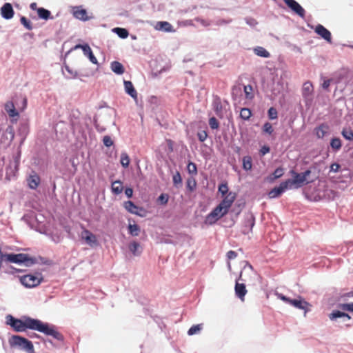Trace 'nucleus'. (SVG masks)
<instances>
[{
	"mask_svg": "<svg viewBox=\"0 0 353 353\" xmlns=\"http://www.w3.org/2000/svg\"><path fill=\"white\" fill-rule=\"evenodd\" d=\"M6 324L16 332H23L27 330H31L52 336L60 342H63L65 339L64 336L57 330L56 325L28 315H23L20 318H17L12 314H7L6 316Z\"/></svg>",
	"mask_w": 353,
	"mask_h": 353,
	"instance_id": "1",
	"label": "nucleus"
},
{
	"mask_svg": "<svg viewBox=\"0 0 353 353\" xmlns=\"http://www.w3.org/2000/svg\"><path fill=\"white\" fill-rule=\"evenodd\" d=\"M9 344L11 347H16L27 353H35L32 342L24 336L12 335L9 339Z\"/></svg>",
	"mask_w": 353,
	"mask_h": 353,
	"instance_id": "2",
	"label": "nucleus"
},
{
	"mask_svg": "<svg viewBox=\"0 0 353 353\" xmlns=\"http://www.w3.org/2000/svg\"><path fill=\"white\" fill-rule=\"evenodd\" d=\"M43 279L42 273L39 271L19 276L20 283L26 288L37 287L43 281Z\"/></svg>",
	"mask_w": 353,
	"mask_h": 353,
	"instance_id": "3",
	"label": "nucleus"
},
{
	"mask_svg": "<svg viewBox=\"0 0 353 353\" xmlns=\"http://www.w3.org/2000/svg\"><path fill=\"white\" fill-rule=\"evenodd\" d=\"M228 212L229 211L226 210L225 206L219 203L208 214L206 215L205 223L210 225H214L221 218L226 215Z\"/></svg>",
	"mask_w": 353,
	"mask_h": 353,
	"instance_id": "4",
	"label": "nucleus"
},
{
	"mask_svg": "<svg viewBox=\"0 0 353 353\" xmlns=\"http://www.w3.org/2000/svg\"><path fill=\"white\" fill-rule=\"evenodd\" d=\"M26 254L25 253H8L5 252L2 250V248L0 245V262L4 259L8 262L23 265L24 263V261L26 260Z\"/></svg>",
	"mask_w": 353,
	"mask_h": 353,
	"instance_id": "5",
	"label": "nucleus"
},
{
	"mask_svg": "<svg viewBox=\"0 0 353 353\" xmlns=\"http://www.w3.org/2000/svg\"><path fill=\"white\" fill-rule=\"evenodd\" d=\"M314 88L311 81H306L303 83L302 88V97L305 105L307 108H310L314 100Z\"/></svg>",
	"mask_w": 353,
	"mask_h": 353,
	"instance_id": "6",
	"label": "nucleus"
},
{
	"mask_svg": "<svg viewBox=\"0 0 353 353\" xmlns=\"http://www.w3.org/2000/svg\"><path fill=\"white\" fill-rule=\"evenodd\" d=\"M292 12L300 18H305L306 11L303 6L296 0H283Z\"/></svg>",
	"mask_w": 353,
	"mask_h": 353,
	"instance_id": "7",
	"label": "nucleus"
},
{
	"mask_svg": "<svg viewBox=\"0 0 353 353\" xmlns=\"http://www.w3.org/2000/svg\"><path fill=\"white\" fill-rule=\"evenodd\" d=\"M289 305L303 310L305 316L310 310L309 307H311V304L305 301L301 296H298L296 299H291Z\"/></svg>",
	"mask_w": 353,
	"mask_h": 353,
	"instance_id": "8",
	"label": "nucleus"
},
{
	"mask_svg": "<svg viewBox=\"0 0 353 353\" xmlns=\"http://www.w3.org/2000/svg\"><path fill=\"white\" fill-rule=\"evenodd\" d=\"M239 280L242 279V270L240 272L239 277L235 281L234 285V292L235 295L237 298H239L241 301H243L245 299V296L247 294L246 286L244 283H240L239 282Z\"/></svg>",
	"mask_w": 353,
	"mask_h": 353,
	"instance_id": "9",
	"label": "nucleus"
},
{
	"mask_svg": "<svg viewBox=\"0 0 353 353\" xmlns=\"http://www.w3.org/2000/svg\"><path fill=\"white\" fill-rule=\"evenodd\" d=\"M313 29L314 32L321 37V39L326 41L328 43L331 44L332 43V37L330 31L323 25L319 23Z\"/></svg>",
	"mask_w": 353,
	"mask_h": 353,
	"instance_id": "10",
	"label": "nucleus"
},
{
	"mask_svg": "<svg viewBox=\"0 0 353 353\" xmlns=\"http://www.w3.org/2000/svg\"><path fill=\"white\" fill-rule=\"evenodd\" d=\"M290 174L292 176V180L293 183L295 185V189H299L303 187L304 185H307L313 182V180L310 181H305L301 173L296 172L294 170L292 169L290 170Z\"/></svg>",
	"mask_w": 353,
	"mask_h": 353,
	"instance_id": "11",
	"label": "nucleus"
},
{
	"mask_svg": "<svg viewBox=\"0 0 353 353\" xmlns=\"http://www.w3.org/2000/svg\"><path fill=\"white\" fill-rule=\"evenodd\" d=\"M81 237L91 247L99 245V241L96 236L89 230L84 228L81 232Z\"/></svg>",
	"mask_w": 353,
	"mask_h": 353,
	"instance_id": "12",
	"label": "nucleus"
},
{
	"mask_svg": "<svg viewBox=\"0 0 353 353\" xmlns=\"http://www.w3.org/2000/svg\"><path fill=\"white\" fill-rule=\"evenodd\" d=\"M254 225V215L252 213L248 214L244 218L242 233L244 234H248L249 232L252 231Z\"/></svg>",
	"mask_w": 353,
	"mask_h": 353,
	"instance_id": "13",
	"label": "nucleus"
},
{
	"mask_svg": "<svg viewBox=\"0 0 353 353\" xmlns=\"http://www.w3.org/2000/svg\"><path fill=\"white\" fill-rule=\"evenodd\" d=\"M0 13L3 19L6 20L11 19L14 14L12 5L10 3H5L1 8Z\"/></svg>",
	"mask_w": 353,
	"mask_h": 353,
	"instance_id": "14",
	"label": "nucleus"
},
{
	"mask_svg": "<svg viewBox=\"0 0 353 353\" xmlns=\"http://www.w3.org/2000/svg\"><path fill=\"white\" fill-rule=\"evenodd\" d=\"M123 206L130 214L142 216L139 210H143V208L137 205L133 201L130 200L124 201Z\"/></svg>",
	"mask_w": 353,
	"mask_h": 353,
	"instance_id": "15",
	"label": "nucleus"
},
{
	"mask_svg": "<svg viewBox=\"0 0 353 353\" xmlns=\"http://www.w3.org/2000/svg\"><path fill=\"white\" fill-rule=\"evenodd\" d=\"M73 15L76 19L82 21H87L90 19V17L88 16L87 10L81 6H75L73 8Z\"/></svg>",
	"mask_w": 353,
	"mask_h": 353,
	"instance_id": "16",
	"label": "nucleus"
},
{
	"mask_svg": "<svg viewBox=\"0 0 353 353\" xmlns=\"http://www.w3.org/2000/svg\"><path fill=\"white\" fill-rule=\"evenodd\" d=\"M154 28L159 31H161L163 32H174L175 30L174 29L172 25L168 21H158L154 26Z\"/></svg>",
	"mask_w": 353,
	"mask_h": 353,
	"instance_id": "17",
	"label": "nucleus"
},
{
	"mask_svg": "<svg viewBox=\"0 0 353 353\" xmlns=\"http://www.w3.org/2000/svg\"><path fill=\"white\" fill-rule=\"evenodd\" d=\"M223 199L221 201V203L225 206L226 210L229 211L232 203L236 199V194L234 192H230L228 194L223 196Z\"/></svg>",
	"mask_w": 353,
	"mask_h": 353,
	"instance_id": "18",
	"label": "nucleus"
},
{
	"mask_svg": "<svg viewBox=\"0 0 353 353\" xmlns=\"http://www.w3.org/2000/svg\"><path fill=\"white\" fill-rule=\"evenodd\" d=\"M27 178L28 185L31 190H36L41 181L39 176L34 172Z\"/></svg>",
	"mask_w": 353,
	"mask_h": 353,
	"instance_id": "19",
	"label": "nucleus"
},
{
	"mask_svg": "<svg viewBox=\"0 0 353 353\" xmlns=\"http://www.w3.org/2000/svg\"><path fill=\"white\" fill-rule=\"evenodd\" d=\"M123 85L126 94L130 96L133 99L137 100L138 94L132 83L130 81L124 80Z\"/></svg>",
	"mask_w": 353,
	"mask_h": 353,
	"instance_id": "20",
	"label": "nucleus"
},
{
	"mask_svg": "<svg viewBox=\"0 0 353 353\" xmlns=\"http://www.w3.org/2000/svg\"><path fill=\"white\" fill-rule=\"evenodd\" d=\"M10 263V262H8L3 259L0 262V272L14 275V270H15V268L11 265Z\"/></svg>",
	"mask_w": 353,
	"mask_h": 353,
	"instance_id": "21",
	"label": "nucleus"
},
{
	"mask_svg": "<svg viewBox=\"0 0 353 353\" xmlns=\"http://www.w3.org/2000/svg\"><path fill=\"white\" fill-rule=\"evenodd\" d=\"M83 53L92 63L99 65L98 61L88 43H85Z\"/></svg>",
	"mask_w": 353,
	"mask_h": 353,
	"instance_id": "22",
	"label": "nucleus"
},
{
	"mask_svg": "<svg viewBox=\"0 0 353 353\" xmlns=\"http://www.w3.org/2000/svg\"><path fill=\"white\" fill-rule=\"evenodd\" d=\"M37 15L40 19L48 21L49 19H54V17L52 15L51 12L43 7L39 8L37 10Z\"/></svg>",
	"mask_w": 353,
	"mask_h": 353,
	"instance_id": "23",
	"label": "nucleus"
},
{
	"mask_svg": "<svg viewBox=\"0 0 353 353\" xmlns=\"http://www.w3.org/2000/svg\"><path fill=\"white\" fill-rule=\"evenodd\" d=\"M110 68L112 71L117 75H121L125 72L123 65L117 61H113L111 62Z\"/></svg>",
	"mask_w": 353,
	"mask_h": 353,
	"instance_id": "24",
	"label": "nucleus"
},
{
	"mask_svg": "<svg viewBox=\"0 0 353 353\" xmlns=\"http://www.w3.org/2000/svg\"><path fill=\"white\" fill-rule=\"evenodd\" d=\"M344 311L339 310H334L328 314L330 320L332 322H336L339 319H341L343 322Z\"/></svg>",
	"mask_w": 353,
	"mask_h": 353,
	"instance_id": "25",
	"label": "nucleus"
},
{
	"mask_svg": "<svg viewBox=\"0 0 353 353\" xmlns=\"http://www.w3.org/2000/svg\"><path fill=\"white\" fill-rule=\"evenodd\" d=\"M285 190L279 184L278 186L274 187L268 194V197L270 199H276L279 198Z\"/></svg>",
	"mask_w": 353,
	"mask_h": 353,
	"instance_id": "26",
	"label": "nucleus"
},
{
	"mask_svg": "<svg viewBox=\"0 0 353 353\" xmlns=\"http://www.w3.org/2000/svg\"><path fill=\"white\" fill-rule=\"evenodd\" d=\"M65 69L68 72V75H65L66 79H77L80 77H88V75H84L82 74H79L77 71L73 70L68 65H65Z\"/></svg>",
	"mask_w": 353,
	"mask_h": 353,
	"instance_id": "27",
	"label": "nucleus"
},
{
	"mask_svg": "<svg viewBox=\"0 0 353 353\" xmlns=\"http://www.w3.org/2000/svg\"><path fill=\"white\" fill-rule=\"evenodd\" d=\"M111 189H112V192L114 195L120 194L123 190L121 181L116 180L115 181L112 182Z\"/></svg>",
	"mask_w": 353,
	"mask_h": 353,
	"instance_id": "28",
	"label": "nucleus"
},
{
	"mask_svg": "<svg viewBox=\"0 0 353 353\" xmlns=\"http://www.w3.org/2000/svg\"><path fill=\"white\" fill-rule=\"evenodd\" d=\"M252 168V159L250 156H244L242 159V168L245 171H250Z\"/></svg>",
	"mask_w": 353,
	"mask_h": 353,
	"instance_id": "29",
	"label": "nucleus"
},
{
	"mask_svg": "<svg viewBox=\"0 0 353 353\" xmlns=\"http://www.w3.org/2000/svg\"><path fill=\"white\" fill-rule=\"evenodd\" d=\"M328 128L327 125L325 123H322L318 127L315 128L316 134L317 138L323 139L326 134L327 133V129Z\"/></svg>",
	"mask_w": 353,
	"mask_h": 353,
	"instance_id": "30",
	"label": "nucleus"
},
{
	"mask_svg": "<svg viewBox=\"0 0 353 353\" xmlns=\"http://www.w3.org/2000/svg\"><path fill=\"white\" fill-rule=\"evenodd\" d=\"M112 31L117 34V36L121 39H126L129 35V32L126 28H121V27H116L114 28Z\"/></svg>",
	"mask_w": 353,
	"mask_h": 353,
	"instance_id": "31",
	"label": "nucleus"
},
{
	"mask_svg": "<svg viewBox=\"0 0 353 353\" xmlns=\"http://www.w3.org/2000/svg\"><path fill=\"white\" fill-rule=\"evenodd\" d=\"M254 52L256 55L263 57V58H269L270 57V53L263 47L257 46L254 48Z\"/></svg>",
	"mask_w": 353,
	"mask_h": 353,
	"instance_id": "32",
	"label": "nucleus"
},
{
	"mask_svg": "<svg viewBox=\"0 0 353 353\" xmlns=\"http://www.w3.org/2000/svg\"><path fill=\"white\" fill-rule=\"evenodd\" d=\"M2 137H6V139L9 140V143H11L14 138V130L13 127L12 125H8Z\"/></svg>",
	"mask_w": 353,
	"mask_h": 353,
	"instance_id": "33",
	"label": "nucleus"
},
{
	"mask_svg": "<svg viewBox=\"0 0 353 353\" xmlns=\"http://www.w3.org/2000/svg\"><path fill=\"white\" fill-rule=\"evenodd\" d=\"M128 233L131 236H137L139 234L141 228L136 223H134V224L129 223L128 225Z\"/></svg>",
	"mask_w": 353,
	"mask_h": 353,
	"instance_id": "34",
	"label": "nucleus"
},
{
	"mask_svg": "<svg viewBox=\"0 0 353 353\" xmlns=\"http://www.w3.org/2000/svg\"><path fill=\"white\" fill-rule=\"evenodd\" d=\"M173 185L175 188H179L183 185V180L181 175L179 171H176V173L172 176Z\"/></svg>",
	"mask_w": 353,
	"mask_h": 353,
	"instance_id": "35",
	"label": "nucleus"
},
{
	"mask_svg": "<svg viewBox=\"0 0 353 353\" xmlns=\"http://www.w3.org/2000/svg\"><path fill=\"white\" fill-rule=\"evenodd\" d=\"M330 147L335 151L339 150L342 147L341 140L339 137H333L330 140Z\"/></svg>",
	"mask_w": 353,
	"mask_h": 353,
	"instance_id": "36",
	"label": "nucleus"
},
{
	"mask_svg": "<svg viewBox=\"0 0 353 353\" xmlns=\"http://www.w3.org/2000/svg\"><path fill=\"white\" fill-rule=\"evenodd\" d=\"M252 113L250 109L248 108H243L240 112V117L244 121H248L252 117Z\"/></svg>",
	"mask_w": 353,
	"mask_h": 353,
	"instance_id": "37",
	"label": "nucleus"
},
{
	"mask_svg": "<svg viewBox=\"0 0 353 353\" xmlns=\"http://www.w3.org/2000/svg\"><path fill=\"white\" fill-rule=\"evenodd\" d=\"M120 162L124 168H127L129 166L130 160L126 152H124L121 154Z\"/></svg>",
	"mask_w": 353,
	"mask_h": 353,
	"instance_id": "38",
	"label": "nucleus"
},
{
	"mask_svg": "<svg viewBox=\"0 0 353 353\" xmlns=\"http://www.w3.org/2000/svg\"><path fill=\"white\" fill-rule=\"evenodd\" d=\"M341 135L347 141H353V130L350 128H343L341 131Z\"/></svg>",
	"mask_w": 353,
	"mask_h": 353,
	"instance_id": "39",
	"label": "nucleus"
},
{
	"mask_svg": "<svg viewBox=\"0 0 353 353\" xmlns=\"http://www.w3.org/2000/svg\"><path fill=\"white\" fill-rule=\"evenodd\" d=\"M337 307L343 311H347L353 313V302L339 303Z\"/></svg>",
	"mask_w": 353,
	"mask_h": 353,
	"instance_id": "40",
	"label": "nucleus"
},
{
	"mask_svg": "<svg viewBox=\"0 0 353 353\" xmlns=\"http://www.w3.org/2000/svg\"><path fill=\"white\" fill-rule=\"evenodd\" d=\"M186 188L190 192H193L196 188V181L193 177H189L186 180Z\"/></svg>",
	"mask_w": 353,
	"mask_h": 353,
	"instance_id": "41",
	"label": "nucleus"
},
{
	"mask_svg": "<svg viewBox=\"0 0 353 353\" xmlns=\"http://www.w3.org/2000/svg\"><path fill=\"white\" fill-rule=\"evenodd\" d=\"M20 22L26 29L28 30H31L33 29V26L31 21L28 19L27 17L21 16L20 18Z\"/></svg>",
	"mask_w": 353,
	"mask_h": 353,
	"instance_id": "42",
	"label": "nucleus"
},
{
	"mask_svg": "<svg viewBox=\"0 0 353 353\" xmlns=\"http://www.w3.org/2000/svg\"><path fill=\"white\" fill-rule=\"evenodd\" d=\"M202 324L193 325L188 330V334L189 336L196 334L202 330Z\"/></svg>",
	"mask_w": 353,
	"mask_h": 353,
	"instance_id": "43",
	"label": "nucleus"
},
{
	"mask_svg": "<svg viewBox=\"0 0 353 353\" xmlns=\"http://www.w3.org/2000/svg\"><path fill=\"white\" fill-rule=\"evenodd\" d=\"M280 185L285 191L287 190L295 189V185L293 183L292 179H288L282 181Z\"/></svg>",
	"mask_w": 353,
	"mask_h": 353,
	"instance_id": "44",
	"label": "nucleus"
},
{
	"mask_svg": "<svg viewBox=\"0 0 353 353\" xmlns=\"http://www.w3.org/2000/svg\"><path fill=\"white\" fill-rule=\"evenodd\" d=\"M187 171L191 175H196L198 173L196 164L192 161H189L187 165Z\"/></svg>",
	"mask_w": 353,
	"mask_h": 353,
	"instance_id": "45",
	"label": "nucleus"
},
{
	"mask_svg": "<svg viewBox=\"0 0 353 353\" xmlns=\"http://www.w3.org/2000/svg\"><path fill=\"white\" fill-rule=\"evenodd\" d=\"M262 132L263 134H267L268 135H271L274 132V128L272 127V123L270 122H265L262 126Z\"/></svg>",
	"mask_w": 353,
	"mask_h": 353,
	"instance_id": "46",
	"label": "nucleus"
},
{
	"mask_svg": "<svg viewBox=\"0 0 353 353\" xmlns=\"http://www.w3.org/2000/svg\"><path fill=\"white\" fill-rule=\"evenodd\" d=\"M218 192L221 194L222 196H224L230 192L227 182H223L219 185Z\"/></svg>",
	"mask_w": 353,
	"mask_h": 353,
	"instance_id": "47",
	"label": "nucleus"
},
{
	"mask_svg": "<svg viewBox=\"0 0 353 353\" xmlns=\"http://www.w3.org/2000/svg\"><path fill=\"white\" fill-rule=\"evenodd\" d=\"M21 150H18L17 152L13 156V164L14 169L15 171H18L19 164H20V159H21Z\"/></svg>",
	"mask_w": 353,
	"mask_h": 353,
	"instance_id": "48",
	"label": "nucleus"
},
{
	"mask_svg": "<svg viewBox=\"0 0 353 353\" xmlns=\"http://www.w3.org/2000/svg\"><path fill=\"white\" fill-rule=\"evenodd\" d=\"M268 117L270 120H276L278 119V112L274 107H270L268 110Z\"/></svg>",
	"mask_w": 353,
	"mask_h": 353,
	"instance_id": "49",
	"label": "nucleus"
},
{
	"mask_svg": "<svg viewBox=\"0 0 353 353\" xmlns=\"http://www.w3.org/2000/svg\"><path fill=\"white\" fill-rule=\"evenodd\" d=\"M26 260L24 261V263L26 267H30L31 265L37 263V259L35 257L30 256L28 254H26Z\"/></svg>",
	"mask_w": 353,
	"mask_h": 353,
	"instance_id": "50",
	"label": "nucleus"
},
{
	"mask_svg": "<svg viewBox=\"0 0 353 353\" xmlns=\"http://www.w3.org/2000/svg\"><path fill=\"white\" fill-rule=\"evenodd\" d=\"M252 90L253 88L251 85H244V93L246 99H252L254 98Z\"/></svg>",
	"mask_w": 353,
	"mask_h": 353,
	"instance_id": "51",
	"label": "nucleus"
},
{
	"mask_svg": "<svg viewBox=\"0 0 353 353\" xmlns=\"http://www.w3.org/2000/svg\"><path fill=\"white\" fill-rule=\"evenodd\" d=\"M283 168L281 167H279L276 168L272 173V178L270 179V180L273 181L274 179H277L281 178L283 175Z\"/></svg>",
	"mask_w": 353,
	"mask_h": 353,
	"instance_id": "52",
	"label": "nucleus"
},
{
	"mask_svg": "<svg viewBox=\"0 0 353 353\" xmlns=\"http://www.w3.org/2000/svg\"><path fill=\"white\" fill-rule=\"evenodd\" d=\"M11 108H9L8 105H7L6 107V110L8 112L9 116L10 117H19V114L12 103L11 104Z\"/></svg>",
	"mask_w": 353,
	"mask_h": 353,
	"instance_id": "53",
	"label": "nucleus"
},
{
	"mask_svg": "<svg viewBox=\"0 0 353 353\" xmlns=\"http://www.w3.org/2000/svg\"><path fill=\"white\" fill-rule=\"evenodd\" d=\"M169 201V195L166 193H161L157 198V201L161 205H166Z\"/></svg>",
	"mask_w": 353,
	"mask_h": 353,
	"instance_id": "54",
	"label": "nucleus"
},
{
	"mask_svg": "<svg viewBox=\"0 0 353 353\" xmlns=\"http://www.w3.org/2000/svg\"><path fill=\"white\" fill-rule=\"evenodd\" d=\"M139 247H140L139 243H138L137 241H133L130 244L129 250L134 256H137V255H138L137 250L139 248Z\"/></svg>",
	"mask_w": 353,
	"mask_h": 353,
	"instance_id": "55",
	"label": "nucleus"
},
{
	"mask_svg": "<svg viewBox=\"0 0 353 353\" xmlns=\"http://www.w3.org/2000/svg\"><path fill=\"white\" fill-rule=\"evenodd\" d=\"M208 123L212 130H216L219 128V122L214 117H210Z\"/></svg>",
	"mask_w": 353,
	"mask_h": 353,
	"instance_id": "56",
	"label": "nucleus"
},
{
	"mask_svg": "<svg viewBox=\"0 0 353 353\" xmlns=\"http://www.w3.org/2000/svg\"><path fill=\"white\" fill-rule=\"evenodd\" d=\"M102 141L103 145L107 148H110L114 144L113 141L109 135L104 136Z\"/></svg>",
	"mask_w": 353,
	"mask_h": 353,
	"instance_id": "57",
	"label": "nucleus"
},
{
	"mask_svg": "<svg viewBox=\"0 0 353 353\" xmlns=\"http://www.w3.org/2000/svg\"><path fill=\"white\" fill-rule=\"evenodd\" d=\"M208 136V133L205 130H201L197 132V137L200 142H204Z\"/></svg>",
	"mask_w": 353,
	"mask_h": 353,
	"instance_id": "58",
	"label": "nucleus"
},
{
	"mask_svg": "<svg viewBox=\"0 0 353 353\" xmlns=\"http://www.w3.org/2000/svg\"><path fill=\"white\" fill-rule=\"evenodd\" d=\"M245 23L251 28H254L257 24V21L252 17L245 18Z\"/></svg>",
	"mask_w": 353,
	"mask_h": 353,
	"instance_id": "59",
	"label": "nucleus"
},
{
	"mask_svg": "<svg viewBox=\"0 0 353 353\" xmlns=\"http://www.w3.org/2000/svg\"><path fill=\"white\" fill-rule=\"evenodd\" d=\"M276 295L278 297V299H279L280 300L283 301L285 303H288V304L290 303L291 298H290V297H288V296H285V295H284V294H283L281 293H278V292L276 293Z\"/></svg>",
	"mask_w": 353,
	"mask_h": 353,
	"instance_id": "60",
	"label": "nucleus"
},
{
	"mask_svg": "<svg viewBox=\"0 0 353 353\" xmlns=\"http://www.w3.org/2000/svg\"><path fill=\"white\" fill-rule=\"evenodd\" d=\"M270 152V146H268L267 145H264L261 146L260 148V150H259V153L261 156H264V155L268 154Z\"/></svg>",
	"mask_w": 353,
	"mask_h": 353,
	"instance_id": "61",
	"label": "nucleus"
},
{
	"mask_svg": "<svg viewBox=\"0 0 353 353\" xmlns=\"http://www.w3.org/2000/svg\"><path fill=\"white\" fill-rule=\"evenodd\" d=\"M332 81V79H324L323 82L321 84V88L325 90L329 91V87Z\"/></svg>",
	"mask_w": 353,
	"mask_h": 353,
	"instance_id": "62",
	"label": "nucleus"
},
{
	"mask_svg": "<svg viewBox=\"0 0 353 353\" xmlns=\"http://www.w3.org/2000/svg\"><path fill=\"white\" fill-rule=\"evenodd\" d=\"M154 321L157 323L158 327L159 329L163 331V329L165 327V325L163 323V322L161 321V319L159 316H154Z\"/></svg>",
	"mask_w": 353,
	"mask_h": 353,
	"instance_id": "63",
	"label": "nucleus"
},
{
	"mask_svg": "<svg viewBox=\"0 0 353 353\" xmlns=\"http://www.w3.org/2000/svg\"><path fill=\"white\" fill-rule=\"evenodd\" d=\"M124 193L128 199H131L133 196L134 190L131 187H125Z\"/></svg>",
	"mask_w": 353,
	"mask_h": 353,
	"instance_id": "64",
	"label": "nucleus"
}]
</instances>
